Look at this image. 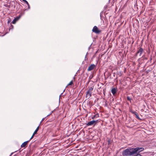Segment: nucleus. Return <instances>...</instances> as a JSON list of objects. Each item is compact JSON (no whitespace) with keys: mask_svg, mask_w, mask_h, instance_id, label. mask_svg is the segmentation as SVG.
<instances>
[{"mask_svg":"<svg viewBox=\"0 0 156 156\" xmlns=\"http://www.w3.org/2000/svg\"><path fill=\"white\" fill-rule=\"evenodd\" d=\"M143 147H136V148H127L122 152V155L123 156H131L133 154L139 153L144 150Z\"/></svg>","mask_w":156,"mask_h":156,"instance_id":"obj_1","label":"nucleus"},{"mask_svg":"<svg viewBox=\"0 0 156 156\" xmlns=\"http://www.w3.org/2000/svg\"><path fill=\"white\" fill-rule=\"evenodd\" d=\"M94 89V87H89L88 90L86 92V97L88 98H90L91 96L92 91Z\"/></svg>","mask_w":156,"mask_h":156,"instance_id":"obj_2","label":"nucleus"},{"mask_svg":"<svg viewBox=\"0 0 156 156\" xmlns=\"http://www.w3.org/2000/svg\"><path fill=\"white\" fill-rule=\"evenodd\" d=\"M144 52V49L142 48H140L137 51L136 55L137 56L138 55H139L140 56Z\"/></svg>","mask_w":156,"mask_h":156,"instance_id":"obj_3","label":"nucleus"},{"mask_svg":"<svg viewBox=\"0 0 156 156\" xmlns=\"http://www.w3.org/2000/svg\"><path fill=\"white\" fill-rule=\"evenodd\" d=\"M92 31L93 32L96 34H99L101 32V30H99L96 26L94 27Z\"/></svg>","mask_w":156,"mask_h":156,"instance_id":"obj_4","label":"nucleus"},{"mask_svg":"<svg viewBox=\"0 0 156 156\" xmlns=\"http://www.w3.org/2000/svg\"><path fill=\"white\" fill-rule=\"evenodd\" d=\"M97 121L92 120L89 122L86 125L87 126H91L95 124Z\"/></svg>","mask_w":156,"mask_h":156,"instance_id":"obj_5","label":"nucleus"},{"mask_svg":"<svg viewBox=\"0 0 156 156\" xmlns=\"http://www.w3.org/2000/svg\"><path fill=\"white\" fill-rule=\"evenodd\" d=\"M96 66L94 64H91L90 66H89L87 69V70L88 71H90L93 70L95 67Z\"/></svg>","mask_w":156,"mask_h":156,"instance_id":"obj_6","label":"nucleus"},{"mask_svg":"<svg viewBox=\"0 0 156 156\" xmlns=\"http://www.w3.org/2000/svg\"><path fill=\"white\" fill-rule=\"evenodd\" d=\"M20 17H17L16 18L14 19L12 21V23L13 24H15L16 22L17 21L20 19Z\"/></svg>","mask_w":156,"mask_h":156,"instance_id":"obj_7","label":"nucleus"},{"mask_svg":"<svg viewBox=\"0 0 156 156\" xmlns=\"http://www.w3.org/2000/svg\"><path fill=\"white\" fill-rule=\"evenodd\" d=\"M30 141V140H28L26 141H25L24 142H23L21 145V147H24Z\"/></svg>","mask_w":156,"mask_h":156,"instance_id":"obj_8","label":"nucleus"},{"mask_svg":"<svg viewBox=\"0 0 156 156\" xmlns=\"http://www.w3.org/2000/svg\"><path fill=\"white\" fill-rule=\"evenodd\" d=\"M117 92V90L115 88H114L112 89L111 90V92L113 94V95H114Z\"/></svg>","mask_w":156,"mask_h":156,"instance_id":"obj_9","label":"nucleus"},{"mask_svg":"<svg viewBox=\"0 0 156 156\" xmlns=\"http://www.w3.org/2000/svg\"><path fill=\"white\" fill-rule=\"evenodd\" d=\"M39 126L37 127V128L35 130V131L34 132L33 134H34L35 135L37 133V132L39 130Z\"/></svg>","mask_w":156,"mask_h":156,"instance_id":"obj_10","label":"nucleus"},{"mask_svg":"<svg viewBox=\"0 0 156 156\" xmlns=\"http://www.w3.org/2000/svg\"><path fill=\"white\" fill-rule=\"evenodd\" d=\"M73 84V81L72 80L67 85L68 86L71 85Z\"/></svg>","mask_w":156,"mask_h":156,"instance_id":"obj_11","label":"nucleus"},{"mask_svg":"<svg viewBox=\"0 0 156 156\" xmlns=\"http://www.w3.org/2000/svg\"><path fill=\"white\" fill-rule=\"evenodd\" d=\"M127 100L128 101H129L130 102H131V100H132V99L130 98L129 96H127Z\"/></svg>","mask_w":156,"mask_h":156,"instance_id":"obj_12","label":"nucleus"},{"mask_svg":"<svg viewBox=\"0 0 156 156\" xmlns=\"http://www.w3.org/2000/svg\"><path fill=\"white\" fill-rule=\"evenodd\" d=\"M131 112L132 113H133V114H134L135 115V114H136V113H137L135 111H131Z\"/></svg>","mask_w":156,"mask_h":156,"instance_id":"obj_13","label":"nucleus"},{"mask_svg":"<svg viewBox=\"0 0 156 156\" xmlns=\"http://www.w3.org/2000/svg\"><path fill=\"white\" fill-rule=\"evenodd\" d=\"M24 2H25L27 5H28V3L26 0H22Z\"/></svg>","mask_w":156,"mask_h":156,"instance_id":"obj_14","label":"nucleus"},{"mask_svg":"<svg viewBox=\"0 0 156 156\" xmlns=\"http://www.w3.org/2000/svg\"><path fill=\"white\" fill-rule=\"evenodd\" d=\"M34 135H35V134H33L32 136L31 137V138H30V140H29L30 141L31 139H32L33 138Z\"/></svg>","mask_w":156,"mask_h":156,"instance_id":"obj_15","label":"nucleus"},{"mask_svg":"<svg viewBox=\"0 0 156 156\" xmlns=\"http://www.w3.org/2000/svg\"><path fill=\"white\" fill-rule=\"evenodd\" d=\"M135 115L136 116V117L137 118L139 119V115L137 113H136V114H135Z\"/></svg>","mask_w":156,"mask_h":156,"instance_id":"obj_16","label":"nucleus"},{"mask_svg":"<svg viewBox=\"0 0 156 156\" xmlns=\"http://www.w3.org/2000/svg\"><path fill=\"white\" fill-rule=\"evenodd\" d=\"M134 156H141V155L140 154H137L136 155H134Z\"/></svg>","mask_w":156,"mask_h":156,"instance_id":"obj_17","label":"nucleus"},{"mask_svg":"<svg viewBox=\"0 0 156 156\" xmlns=\"http://www.w3.org/2000/svg\"><path fill=\"white\" fill-rule=\"evenodd\" d=\"M28 6V8L29 9L30 8V6L29 4H28V5H27Z\"/></svg>","mask_w":156,"mask_h":156,"instance_id":"obj_18","label":"nucleus"},{"mask_svg":"<svg viewBox=\"0 0 156 156\" xmlns=\"http://www.w3.org/2000/svg\"><path fill=\"white\" fill-rule=\"evenodd\" d=\"M44 119H45V118H43V119H42V120H41V122H42L44 120Z\"/></svg>","mask_w":156,"mask_h":156,"instance_id":"obj_19","label":"nucleus"},{"mask_svg":"<svg viewBox=\"0 0 156 156\" xmlns=\"http://www.w3.org/2000/svg\"><path fill=\"white\" fill-rule=\"evenodd\" d=\"M94 117H92V119H94Z\"/></svg>","mask_w":156,"mask_h":156,"instance_id":"obj_20","label":"nucleus"}]
</instances>
